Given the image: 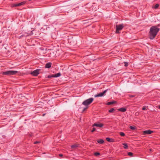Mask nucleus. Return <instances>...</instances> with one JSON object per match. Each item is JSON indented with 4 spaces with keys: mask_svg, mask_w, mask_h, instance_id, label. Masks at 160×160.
<instances>
[{
    "mask_svg": "<svg viewBox=\"0 0 160 160\" xmlns=\"http://www.w3.org/2000/svg\"><path fill=\"white\" fill-rule=\"evenodd\" d=\"M159 29L156 26H153L150 28L149 32V38L151 39H154L158 32L159 31Z\"/></svg>",
    "mask_w": 160,
    "mask_h": 160,
    "instance_id": "f257e3e1",
    "label": "nucleus"
},
{
    "mask_svg": "<svg viewBox=\"0 0 160 160\" xmlns=\"http://www.w3.org/2000/svg\"><path fill=\"white\" fill-rule=\"evenodd\" d=\"M18 72L16 71H7L3 72V74L5 75H15Z\"/></svg>",
    "mask_w": 160,
    "mask_h": 160,
    "instance_id": "f03ea898",
    "label": "nucleus"
},
{
    "mask_svg": "<svg viewBox=\"0 0 160 160\" xmlns=\"http://www.w3.org/2000/svg\"><path fill=\"white\" fill-rule=\"evenodd\" d=\"M93 100V98H90L84 101L82 104L85 106L88 105L91 103Z\"/></svg>",
    "mask_w": 160,
    "mask_h": 160,
    "instance_id": "7ed1b4c3",
    "label": "nucleus"
},
{
    "mask_svg": "<svg viewBox=\"0 0 160 160\" xmlns=\"http://www.w3.org/2000/svg\"><path fill=\"white\" fill-rule=\"evenodd\" d=\"M123 27V24H121L119 25H116V33H119V31L122 29Z\"/></svg>",
    "mask_w": 160,
    "mask_h": 160,
    "instance_id": "20e7f679",
    "label": "nucleus"
},
{
    "mask_svg": "<svg viewBox=\"0 0 160 160\" xmlns=\"http://www.w3.org/2000/svg\"><path fill=\"white\" fill-rule=\"evenodd\" d=\"M40 70L39 69H37L34 70L31 73V74L34 76H37L39 73Z\"/></svg>",
    "mask_w": 160,
    "mask_h": 160,
    "instance_id": "39448f33",
    "label": "nucleus"
},
{
    "mask_svg": "<svg viewBox=\"0 0 160 160\" xmlns=\"http://www.w3.org/2000/svg\"><path fill=\"white\" fill-rule=\"evenodd\" d=\"M26 2L25 1H23L19 3H15L13 4V6L14 7H18L24 5L25 3Z\"/></svg>",
    "mask_w": 160,
    "mask_h": 160,
    "instance_id": "423d86ee",
    "label": "nucleus"
},
{
    "mask_svg": "<svg viewBox=\"0 0 160 160\" xmlns=\"http://www.w3.org/2000/svg\"><path fill=\"white\" fill-rule=\"evenodd\" d=\"M107 92V90L104 91L103 92H101L97 95H95V97H101L103 96Z\"/></svg>",
    "mask_w": 160,
    "mask_h": 160,
    "instance_id": "0eeeda50",
    "label": "nucleus"
},
{
    "mask_svg": "<svg viewBox=\"0 0 160 160\" xmlns=\"http://www.w3.org/2000/svg\"><path fill=\"white\" fill-rule=\"evenodd\" d=\"M103 126V124L102 123L99 124V123H95L92 125L93 127L96 126V127H100V128L102 127Z\"/></svg>",
    "mask_w": 160,
    "mask_h": 160,
    "instance_id": "6e6552de",
    "label": "nucleus"
},
{
    "mask_svg": "<svg viewBox=\"0 0 160 160\" xmlns=\"http://www.w3.org/2000/svg\"><path fill=\"white\" fill-rule=\"evenodd\" d=\"M61 75V73H58L56 74L53 75L52 76H48V78H50L51 77H58L60 76Z\"/></svg>",
    "mask_w": 160,
    "mask_h": 160,
    "instance_id": "1a4fd4ad",
    "label": "nucleus"
},
{
    "mask_svg": "<svg viewBox=\"0 0 160 160\" xmlns=\"http://www.w3.org/2000/svg\"><path fill=\"white\" fill-rule=\"evenodd\" d=\"M153 132V131L150 130H148L144 131L143 132V133L144 134H150Z\"/></svg>",
    "mask_w": 160,
    "mask_h": 160,
    "instance_id": "9d476101",
    "label": "nucleus"
},
{
    "mask_svg": "<svg viewBox=\"0 0 160 160\" xmlns=\"http://www.w3.org/2000/svg\"><path fill=\"white\" fill-rule=\"evenodd\" d=\"M52 63L50 62H48L45 65L46 68H49L51 66Z\"/></svg>",
    "mask_w": 160,
    "mask_h": 160,
    "instance_id": "9b49d317",
    "label": "nucleus"
},
{
    "mask_svg": "<svg viewBox=\"0 0 160 160\" xmlns=\"http://www.w3.org/2000/svg\"><path fill=\"white\" fill-rule=\"evenodd\" d=\"M118 110L122 112H125L126 111V109L123 108H121L118 109Z\"/></svg>",
    "mask_w": 160,
    "mask_h": 160,
    "instance_id": "f8f14e48",
    "label": "nucleus"
},
{
    "mask_svg": "<svg viewBox=\"0 0 160 160\" xmlns=\"http://www.w3.org/2000/svg\"><path fill=\"white\" fill-rule=\"evenodd\" d=\"M98 142L100 144H102L104 142V141L102 139H98Z\"/></svg>",
    "mask_w": 160,
    "mask_h": 160,
    "instance_id": "ddd939ff",
    "label": "nucleus"
},
{
    "mask_svg": "<svg viewBox=\"0 0 160 160\" xmlns=\"http://www.w3.org/2000/svg\"><path fill=\"white\" fill-rule=\"evenodd\" d=\"M116 102L115 101H114L113 102H109L107 103V104L108 105H110L114 103H115Z\"/></svg>",
    "mask_w": 160,
    "mask_h": 160,
    "instance_id": "4468645a",
    "label": "nucleus"
},
{
    "mask_svg": "<svg viewBox=\"0 0 160 160\" xmlns=\"http://www.w3.org/2000/svg\"><path fill=\"white\" fill-rule=\"evenodd\" d=\"M122 144L124 146V148L125 149H127L128 148V145L126 143H123Z\"/></svg>",
    "mask_w": 160,
    "mask_h": 160,
    "instance_id": "2eb2a0df",
    "label": "nucleus"
},
{
    "mask_svg": "<svg viewBox=\"0 0 160 160\" xmlns=\"http://www.w3.org/2000/svg\"><path fill=\"white\" fill-rule=\"evenodd\" d=\"M115 111L114 109L112 108L109 110V112L111 113L113 111Z\"/></svg>",
    "mask_w": 160,
    "mask_h": 160,
    "instance_id": "dca6fc26",
    "label": "nucleus"
},
{
    "mask_svg": "<svg viewBox=\"0 0 160 160\" xmlns=\"http://www.w3.org/2000/svg\"><path fill=\"white\" fill-rule=\"evenodd\" d=\"M120 135L122 136H125V134L122 132H120Z\"/></svg>",
    "mask_w": 160,
    "mask_h": 160,
    "instance_id": "f3484780",
    "label": "nucleus"
},
{
    "mask_svg": "<svg viewBox=\"0 0 160 160\" xmlns=\"http://www.w3.org/2000/svg\"><path fill=\"white\" fill-rule=\"evenodd\" d=\"M77 147V145H74L71 146V148H75Z\"/></svg>",
    "mask_w": 160,
    "mask_h": 160,
    "instance_id": "a211bd4d",
    "label": "nucleus"
},
{
    "mask_svg": "<svg viewBox=\"0 0 160 160\" xmlns=\"http://www.w3.org/2000/svg\"><path fill=\"white\" fill-rule=\"evenodd\" d=\"M94 154L96 156H98L100 155V153L99 152H96Z\"/></svg>",
    "mask_w": 160,
    "mask_h": 160,
    "instance_id": "6ab92c4d",
    "label": "nucleus"
},
{
    "mask_svg": "<svg viewBox=\"0 0 160 160\" xmlns=\"http://www.w3.org/2000/svg\"><path fill=\"white\" fill-rule=\"evenodd\" d=\"M130 128L132 130H134L135 129V127L133 126H130Z\"/></svg>",
    "mask_w": 160,
    "mask_h": 160,
    "instance_id": "aec40b11",
    "label": "nucleus"
},
{
    "mask_svg": "<svg viewBox=\"0 0 160 160\" xmlns=\"http://www.w3.org/2000/svg\"><path fill=\"white\" fill-rule=\"evenodd\" d=\"M159 5L158 4H156L154 6V8L155 9L157 8L159 6Z\"/></svg>",
    "mask_w": 160,
    "mask_h": 160,
    "instance_id": "412c9836",
    "label": "nucleus"
},
{
    "mask_svg": "<svg viewBox=\"0 0 160 160\" xmlns=\"http://www.w3.org/2000/svg\"><path fill=\"white\" fill-rule=\"evenodd\" d=\"M128 155L130 156H132L133 155V153L132 152H129L128 153Z\"/></svg>",
    "mask_w": 160,
    "mask_h": 160,
    "instance_id": "4be33fe9",
    "label": "nucleus"
},
{
    "mask_svg": "<svg viewBox=\"0 0 160 160\" xmlns=\"http://www.w3.org/2000/svg\"><path fill=\"white\" fill-rule=\"evenodd\" d=\"M147 107H146V106H144L143 108H142V109L143 110H146L147 109Z\"/></svg>",
    "mask_w": 160,
    "mask_h": 160,
    "instance_id": "5701e85b",
    "label": "nucleus"
},
{
    "mask_svg": "<svg viewBox=\"0 0 160 160\" xmlns=\"http://www.w3.org/2000/svg\"><path fill=\"white\" fill-rule=\"evenodd\" d=\"M124 63H125L124 66L125 67H127L128 65V64L127 62H124Z\"/></svg>",
    "mask_w": 160,
    "mask_h": 160,
    "instance_id": "b1692460",
    "label": "nucleus"
},
{
    "mask_svg": "<svg viewBox=\"0 0 160 160\" xmlns=\"http://www.w3.org/2000/svg\"><path fill=\"white\" fill-rule=\"evenodd\" d=\"M106 140L108 141V142H111L110 140H111V139L110 138H106Z\"/></svg>",
    "mask_w": 160,
    "mask_h": 160,
    "instance_id": "393cba45",
    "label": "nucleus"
},
{
    "mask_svg": "<svg viewBox=\"0 0 160 160\" xmlns=\"http://www.w3.org/2000/svg\"><path fill=\"white\" fill-rule=\"evenodd\" d=\"M95 130H96V129H95V128H92V130L91 132H94V131H95Z\"/></svg>",
    "mask_w": 160,
    "mask_h": 160,
    "instance_id": "a878e982",
    "label": "nucleus"
},
{
    "mask_svg": "<svg viewBox=\"0 0 160 160\" xmlns=\"http://www.w3.org/2000/svg\"><path fill=\"white\" fill-rule=\"evenodd\" d=\"M39 142L36 141V142H34V144H36V143H39Z\"/></svg>",
    "mask_w": 160,
    "mask_h": 160,
    "instance_id": "bb28decb",
    "label": "nucleus"
},
{
    "mask_svg": "<svg viewBox=\"0 0 160 160\" xmlns=\"http://www.w3.org/2000/svg\"><path fill=\"white\" fill-rule=\"evenodd\" d=\"M87 108H88V107H86V108H84L83 111H84L86 109H87Z\"/></svg>",
    "mask_w": 160,
    "mask_h": 160,
    "instance_id": "cd10ccee",
    "label": "nucleus"
},
{
    "mask_svg": "<svg viewBox=\"0 0 160 160\" xmlns=\"http://www.w3.org/2000/svg\"><path fill=\"white\" fill-rule=\"evenodd\" d=\"M62 155H62V154H60L59 155V156H60V157H62Z\"/></svg>",
    "mask_w": 160,
    "mask_h": 160,
    "instance_id": "c85d7f7f",
    "label": "nucleus"
},
{
    "mask_svg": "<svg viewBox=\"0 0 160 160\" xmlns=\"http://www.w3.org/2000/svg\"><path fill=\"white\" fill-rule=\"evenodd\" d=\"M149 151H150V152H151V151H152V149H149Z\"/></svg>",
    "mask_w": 160,
    "mask_h": 160,
    "instance_id": "c756f323",
    "label": "nucleus"
},
{
    "mask_svg": "<svg viewBox=\"0 0 160 160\" xmlns=\"http://www.w3.org/2000/svg\"><path fill=\"white\" fill-rule=\"evenodd\" d=\"M133 97V96H132V95H131V96H130V97Z\"/></svg>",
    "mask_w": 160,
    "mask_h": 160,
    "instance_id": "7c9ffc66",
    "label": "nucleus"
},
{
    "mask_svg": "<svg viewBox=\"0 0 160 160\" xmlns=\"http://www.w3.org/2000/svg\"><path fill=\"white\" fill-rule=\"evenodd\" d=\"M158 26H160V24H158Z\"/></svg>",
    "mask_w": 160,
    "mask_h": 160,
    "instance_id": "2f4dec72",
    "label": "nucleus"
},
{
    "mask_svg": "<svg viewBox=\"0 0 160 160\" xmlns=\"http://www.w3.org/2000/svg\"><path fill=\"white\" fill-rule=\"evenodd\" d=\"M159 108L160 109V105L159 106Z\"/></svg>",
    "mask_w": 160,
    "mask_h": 160,
    "instance_id": "473e14b6",
    "label": "nucleus"
},
{
    "mask_svg": "<svg viewBox=\"0 0 160 160\" xmlns=\"http://www.w3.org/2000/svg\"><path fill=\"white\" fill-rule=\"evenodd\" d=\"M32 0H29V1H31Z\"/></svg>",
    "mask_w": 160,
    "mask_h": 160,
    "instance_id": "72a5a7b5",
    "label": "nucleus"
}]
</instances>
